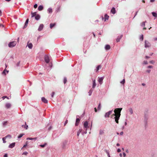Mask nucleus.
Instances as JSON below:
<instances>
[{"instance_id": "obj_1", "label": "nucleus", "mask_w": 157, "mask_h": 157, "mask_svg": "<svg viewBox=\"0 0 157 157\" xmlns=\"http://www.w3.org/2000/svg\"><path fill=\"white\" fill-rule=\"evenodd\" d=\"M122 108H116L114 110L115 114L113 115L115 116L114 117L115 122L118 123V120L121 115V112Z\"/></svg>"}, {"instance_id": "obj_2", "label": "nucleus", "mask_w": 157, "mask_h": 157, "mask_svg": "<svg viewBox=\"0 0 157 157\" xmlns=\"http://www.w3.org/2000/svg\"><path fill=\"white\" fill-rule=\"evenodd\" d=\"M84 128V129L86 131L85 132L82 133V134L84 135V134H86L87 133V130L88 128V123L87 121H85L83 123Z\"/></svg>"}, {"instance_id": "obj_3", "label": "nucleus", "mask_w": 157, "mask_h": 157, "mask_svg": "<svg viewBox=\"0 0 157 157\" xmlns=\"http://www.w3.org/2000/svg\"><path fill=\"white\" fill-rule=\"evenodd\" d=\"M17 44V42L16 41H13L10 42L8 44V46L10 48H13Z\"/></svg>"}, {"instance_id": "obj_4", "label": "nucleus", "mask_w": 157, "mask_h": 157, "mask_svg": "<svg viewBox=\"0 0 157 157\" xmlns=\"http://www.w3.org/2000/svg\"><path fill=\"white\" fill-rule=\"evenodd\" d=\"M145 48H148L151 47V44L148 41L145 40Z\"/></svg>"}, {"instance_id": "obj_5", "label": "nucleus", "mask_w": 157, "mask_h": 157, "mask_svg": "<svg viewBox=\"0 0 157 157\" xmlns=\"http://www.w3.org/2000/svg\"><path fill=\"white\" fill-rule=\"evenodd\" d=\"M104 78V77L98 78V81L100 85L102 84V83L103 80Z\"/></svg>"}, {"instance_id": "obj_6", "label": "nucleus", "mask_w": 157, "mask_h": 157, "mask_svg": "<svg viewBox=\"0 0 157 157\" xmlns=\"http://www.w3.org/2000/svg\"><path fill=\"white\" fill-rule=\"evenodd\" d=\"M112 112V111H110L107 113H106L105 114V117H109L110 115L111 114Z\"/></svg>"}, {"instance_id": "obj_7", "label": "nucleus", "mask_w": 157, "mask_h": 157, "mask_svg": "<svg viewBox=\"0 0 157 157\" xmlns=\"http://www.w3.org/2000/svg\"><path fill=\"white\" fill-rule=\"evenodd\" d=\"M44 59L45 62L47 63H48L50 61L49 57L47 55H46L45 56Z\"/></svg>"}, {"instance_id": "obj_8", "label": "nucleus", "mask_w": 157, "mask_h": 157, "mask_svg": "<svg viewBox=\"0 0 157 157\" xmlns=\"http://www.w3.org/2000/svg\"><path fill=\"white\" fill-rule=\"evenodd\" d=\"M27 46H28L29 49H31L33 48V44L31 43L28 42L27 43Z\"/></svg>"}, {"instance_id": "obj_9", "label": "nucleus", "mask_w": 157, "mask_h": 157, "mask_svg": "<svg viewBox=\"0 0 157 157\" xmlns=\"http://www.w3.org/2000/svg\"><path fill=\"white\" fill-rule=\"evenodd\" d=\"M44 27V25L43 24H40L38 29V30L39 31H40L42 30Z\"/></svg>"}, {"instance_id": "obj_10", "label": "nucleus", "mask_w": 157, "mask_h": 157, "mask_svg": "<svg viewBox=\"0 0 157 157\" xmlns=\"http://www.w3.org/2000/svg\"><path fill=\"white\" fill-rule=\"evenodd\" d=\"M15 142L9 145V147L10 148H12L15 146Z\"/></svg>"}, {"instance_id": "obj_11", "label": "nucleus", "mask_w": 157, "mask_h": 157, "mask_svg": "<svg viewBox=\"0 0 157 157\" xmlns=\"http://www.w3.org/2000/svg\"><path fill=\"white\" fill-rule=\"evenodd\" d=\"M11 104L10 103H6L5 105V107L7 109H9L11 107Z\"/></svg>"}, {"instance_id": "obj_12", "label": "nucleus", "mask_w": 157, "mask_h": 157, "mask_svg": "<svg viewBox=\"0 0 157 157\" xmlns=\"http://www.w3.org/2000/svg\"><path fill=\"white\" fill-rule=\"evenodd\" d=\"M93 86H92V88H94L96 86V80L95 79H93Z\"/></svg>"}, {"instance_id": "obj_13", "label": "nucleus", "mask_w": 157, "mask_h": 157, "mask_svg": "<svg viewBox=\"0 0 157 157\" xmlns=\"http://www.w3.org/2000/svg\"><path fill=\"white\" fill-rule=\"evenodd\" d=\"M41 100L44 103H47L48 101L44 97H42L41 98Z\"/></svg>"}, {"instance_id": "obj_14", "label": "nucleus", "mask_w": 157, "mask_h": 157, "mask_svg": "<svg viewBox=\"0 0 157 157\" xmlns=\"http://www.w3.org/2000/svg\"><path fill=\"white\" fill-rule=\"evenodd\" d=\"M122 37V35H121L120 36H118L117 39H116V41L117 42H118L120 41Z\"/></svg>"}, {"instance_id": "obj_15", "label": "nucleus", "mask_w": 157, "mask_h": 157, "mask_svg": "<svg viewBox=\"0 0 157 157\" xmlns=\"http://www.w3.org/2000/svg\"><path fill=\"white\" fill-rule=\"evenodd\" d=\"M8 71H7L5 69L2 72V74L4 75H5L8 73Z\"/></svg>"}, {"instance_id": "obj_16", "label": "nucleus", "mask_w": 157, "mask_h": 157, "mask_svg": "<svg viewBox=\"0 0 157 157\" xmlns=\"http://www.w3.org/2000/svg\"><path fill=\"white\" fill-rule=\"evenodd\" d=\"M43 6L40 5L39 6L38 9L39 11H41L43 9Z\"/></svg>"}, {"instance_id": "obj_17", "label": "nucleus", "mask_w": 157, "mask_h": 157, "mask_svg": "<svg viewBox=\"0 0 157 157\" xmlns=\"http://www.w3.org/2000/svg\"><path fill=\"white\" fill-rule=\"evenodd\" d=\"M110 48V47L109 45H106L105 47V49L106 50H109Z\"/></svg>"}, {"instance_id": "obj_18", "label": "nucleus", "mask_w": 157, "mask_h": 157, "mask_svg": "<svg viewBox=\"0 0 157 157\" xmlns=\"http://www.w3.org/2000/svg\"><path fill=\"white\" fill-rule=\"evenodd\" d=\"M80 121V120L78 118H77L76 119V121L75 123V125L77 126L78 125Z\"/></svg>"}, {"instance_id": "obj_19", "label": "nucleus", "mask_w": 157, "mask_h": 157, "mask_svg": "<svg viewBox=\"0 0 157 157\" xmlns=\"http://www.w3.org/2000/svg\"><path fill=\"white\" fill-rule=\"evenodd\" d=\"M40 18V16L39 14H37L35 17V19L37 20H39Z\"/></svg>"}, {"instance_id": "obj_20", "label": "nucleus", "mask_w": 157, "mask_h": 157, "mask_svg": "<svg viewBox=\"0 0 157 157\" xmlns=\"http://www.w3.org/2000/svg\"><path fill=\"white\" fill-rule=\"evenodd\" d=\"M104 134V130H100L99 131V134L100 135H102Z\"/></svg>"}, {"instance_id": "obj_21", "label": "nucleus", "mask_w": 157, "mask_h": 157, "mask_svg": "<svg viewBox=\"0 0 157 157\" xmlns=\"http://www.w3.org/2000/svg\"><path fill=\"white\" fill-rule=\"evenodd\" d=\"M48 12L49 13H52V8H49L48 9Z\"/></svg>"}, {"instance_id": "obj_22", "label": "nucleus", "mask_w": 157, "mask_h": 157, "mask_svg": "<svg viewBox=\"0 0 157 157\" xmlns=\"http://www.w3.org/2000/svg\"><path fill=\"white\" fill-rule=\"evenodd\" d=\"M111 12L113 14H115V9L114 8H113L111 10Z\"/></svg>"}, {"instance_id": "obj_23", "label": "nucleus", "mask_w": 157, "mask_h": 157, "mask_svg": "<svg viewBox=\"0 0 157 157\" xmlns=\"http://www.w3.org/2000/svg\"><path fill=\"white\" fill-rule=\"evenodd\" d=\"M101 67V66L100 65H98V66L96 68L95 70V71L96 72H97L99 70V68Z\"/></svg>"}, {"instance_id": "obj_24", "label": "nucleus", "mask_w": 157, "mask_h": 157, "mask_svg": "<svg viewBox=\"0 0 157 157\" xmlns=\"http://www.w3.org/2000/svg\"><path fill=\"white\" fill-rule=\"evenodd\" d=\"M152 14L153 16L155 17H157V13H155V12H152Z\"/></svg>"}, {"instance_id": "obj_25", "label": "nucleus", "mask_w": 157, "mask_h": 157, "mask_svg": "<svg viewBox=\"0 0 157 157\" xmlns=\"http://www.w3.org/2000/svg\"><path fill=\"white\" fill-rule=\"evenodd\" d=\"M32 17H34L36 16V12H35L34 13L32 12L31 13Z\"/></svg>"}, {"instance_id": "obj_26", "label": "nucleus", "mask_w": 157, "mask_h": 157, "mask_svg": "<svg viewBox=\"0 0 157 157\" xmlns=\"http://www.w3.org/2000/svg\"><path fill=\"white\" fill-rule=\"evenodd\" d=\"M109 16L107 14L105 15V21L106 20H108L109 19Z\"/></svg>"}, {"instance_id": "obj_27", "label": "nucleus", "mask_w": 157, "mask_h": 157, "mask_svg": "<svg viewBox=\"0 0 157 157\" xmlns=\"http://www.w3.org/2000/svg\"><path fill=\"white\" fill-rule=\"evenodd\" d=\"M28 21H29V19H27L25 21V25L24 28L26 27V26H27V24L28 23Z\"/></svg>"}, {"instance_id": "obj_28", "label": "nucleus", "mask_w": 157, "mask_h": 157, "mask_svg": "<svg viewBox=\"0 0 157 157\" xmlns=\"http://www.w3.org/2000/svg\"><path fill=\"white\" fill-rule=\"evenodd\" d=\"M37 139V138L36 137L34 138H27V140H36Z\"/></svg>"}, {"instance_id": "obj_29", "label": "nucleus", "mask_w": 157, "mask_h": 157, "mask_svg": "<svg viewBox=\"0 0 157 157\" xmlns=\"http://www.w3.org/2000/svg\"><path fill=\"white\" fill-rule=\"evenodd\" d=\"M129 111L131 114H132L133 113V110L131 108H130L129 109Z\"/></svg>"}, {"instance_id": "obj_30", "label": "nucleus", "mask_w": 157, "mask_h": 157, "mask_svg": "<svg viewBox=\"0 0 157 157\" xmlns=\"http://www.w3.org/2000/svg\"><path fill=\"white\" fill-rule=\"evenodd\" d=\"M82 131V130L81 129H79L78 131L77 132V135L78 136H79L80 132Z\"/></svg>"}, {"instance_id": "obj_31", "label": "nucleus", "mask_w": 157, "mask_h": 157, "mask_svg": "<svg viewBox=\"0 0 157 157\" xmlns=\"http://www.w3.org/2000/svg\"><path fill=\"white\" fill-rule=\"evenodd\" d=\"M8 123V122L7 121H4L2 123V124L3 126H6Z\"/></svg>"}, {"instance_id": "obj_32", "label": "nucleus", "mask_w": 157, "mask_h": 157, "mask_svg": "<svg viewBox=\"0 0 157 157\" xmlns=\"http://www.w3.org/2000/svg\"><path fill=\"white\" fill-rule=\"evenodd\" d=\"M56 25L55 23L51 24H50V28L51 29H52L55 25Z\"/></svg>"}, {"instance_id": "obj_33", "label": "nucleus", "mask_w": 157, "mask_h": 157, "mask_svg": "<svg viewBox=\"0 0 157 157\" xmlns=\"http://www.w3.org/2000/svg\"><path fill=\"white\" fill-rule=\"evenodd\" d=\"M47 144L46 143H45L44 144L40 145H39V146L43 148Z\"/></svg>"}, {"instance_id": "obj_34", "label": "nucleus", "mask_w": 157, "mask_h": 157, "mask_svg": "<svg viewBox=\"0 0 157 157\" xmlns=\"http://www.w3.org/2000/svg\"><path fill=\"white\" fill-rule=\"evenodd\" d=\"M22 127L24 128H25V129H27L28 128V126L26 125V124L25 125H22Z\"/></svg>"}, {"instance_id": "obj_35", "label": "nucleus", "mask_w": 157, "mask_h": 157, "mask_svg": "<svg viewBox=\"0 0 157 157\" xmlns=\"http://www.w3.org/2000/svg\"><path fill=\"white\" fill-rule=\"evenodd\" d=\"M146 22V21H145V22H142L141 24V26H142V27H144L145 26V22Z\"/></svg>"}, {"instance_id": "obj_36", "label": "nucleus", "mask_w": 157, "mask_h": 157, "mask_svg": "<svg viewBox=\"0 0 157 157\" xmlns=\"http://www.w3.org/2000/svg\"><path fill=\"white\" fill-rule=\"evenodd\" d=\"M6 138L5 137L2 138V140L3 143H5L6 142Z\"/></svg>"}, {"instance_id": "obj_37", "label": "nucleus", "mask_w": 157, "mask_h": 157, "mask_svg": "<svg viewBox=\"0 0 157 157\" xmlns=\"http://www.w3.org/2000/svg\"><path fill=\"white\" fill-rule=\"evenodd\" d=\"M143 35H141L140 37V39L141 40L143 41Z\"/></svg>"}, {"instance_id": "obj_38", "label": "nucleus", "mask_w": 157, "mask_h": 157, "mask_svg": "<svg viewBox=\"0 0 157 157\" xmlns=\"http://www.w3.org/2000/svg\"><path fill=\"white\" fill-rule=\"evenodd\" d=\"M92 90H90L89 91V92L88 93H89V96H90L91 95V94H92Z\"/></svg>"}, {"instance_id": "obj_39", "label": "nucleus", "mask_w": 157, "mask_h": 157, "mask_svg": "<svg viewBox=\"0 0 157 157\" xmlns=\"http://www.w3.org/2000/svg\"><path fill=\"white\" fill-rule=\"evenodd\" d=\"M5 137H6V138H11V136L10 135H8L5 136Z\"/></svg>"}, {"instance_id": "obj_40", "label": "nucleus", "mask_w": 157, "mask_h": 157, "mask_svg": "<svg viewBox=\"0 0 157 157\" xmlns=\"http://www.w3.org/2000/svg\"><path fill=\"white\" fill-rule=\"evenodd\" d=\"M101 104L100 103H99V105H98V109L99 110H100L101 109Z\"/></svg>"}, {"instance_id": "obj_41", "label": "nucleus", "mask_w": 157, "mask_h": 157, "mask_svg": "<svg viewBox=\"0 0 157 157\" xmlns=\"http://www.w3.org/2000/svg\"><path fill=\"white\" fill-rule=\"evenodd\" d=\"M124 82H125V79H123L122 81H121V83L123 84H124Z\"/></svg>"}, {"instance_id": "obj_42", "label": "nucleus", "mask_w": 157, "mask_h": 157, "mask_svg": "<svg viewBox=\"0 0 157 157\" xmlns=\"http://www.w3.org/2000/svg\"><path fill=\"white\" fill-rule=\"evenodd\" d=\"M67 81V78H64L63 80V82L64 84H65Z\"/></svg>"}, {"instance_id": "obj_43", "label": "nucleus", "mask_w": 157, "mask_h": 157, "mask_svg": "<svg viewBox=\"0 0 157 157\" xmlns=\"http://www.w3.org/2000/svg\"><path fill=\"white\" fill-rule=\"evenodd\" d=\"M23 135V134H20L19 135V136H18V138H21V137H22Z\"/></svg>"}, {"instance_id": "obj_44", "label": "nucleus", "mask_w": 157, "mask_h": 157, "mask_svg": "<svg viewBox=\"0 0 157 157\" xmlns=\"http://www.w3.org/2000/svg\"><path fill=\"white\" fill-rule=\"evenodd\" d=\"M153 40L154 41H157V37H155L153 38Z\"/></svg>"}, {"instance_id": "obj_45", "label": "nucleus", "mask_w": 157, "mask_h": 157, "mask_svg": "<svg viewBox=\"0 0 157 157\" xmlns=\"http://www.w3.org/2000/svg\"><path fill=\"white\" fill-rule=\"evenodd\" d=\"M28 154V153L27 152L25 151V152H24L23 153L22 155H27Z\"/></svg>"}, {"instance_id": "obj_46", "label": "nucleus", "mask_w": 157, "mask_h": 157, "mask_svg": "<svg viewBox=\"0 0 157 157\" xmlns=\"http://www.w3.org/2000/svg\"><path fill=\"white\" fill-rule=\"evenodd\" d=\"M151 71V70H147L146 71V72L148 73H149Z\"/></svg>"}, {"instance_id": "obj_47", "label": "nucleus", "mask_w": 157, "mask_h": 157, "mask_svg": "<svg viewBox=\"0 0 157 157\" xmlns=\"http://www.w3.org/2000/svg\"><path fill=\"white\" fill-rule=\"evenodd\" d=\"M54 94H55V92H52V94H51V96L52 98L53 97V96H54Z\"/></svg>"}, {"instance_id": "obj_48", "label": "nucleus", "mask_w": 157, "mask_h": 157, "mask_svg": "<svg viewBox=\"0 0 157 157\" xmlns=\"http://www.w3.org/2000/svg\"><path fill=\"white\" fill-rule=\"evenodd\" d=\"M148 68H153V66H149L147 67Z\"/></svg>"}, {"instance_id": "obj_49", "label": "nucleus", "mask_w": 157, "mask_h": 157, "mask_svg": "<svg viewBox=\"0 0 157 157\" xmlns=\"http://www.w3.org/2000/svg\"><path fill=\"white\" fill-rule=\"evenodd\" d=\"M37 7V4H35L34 6V7L35 8H36Z\"/></svg>"}, {"instance_id": "obj_50", "label": "nucleus", "mask_w": 157, "mask_h": 157, "mask_svg": "<svg viewBox=\"0 0 157 157\" xmlns=\"http://www.w3.org/2000/svg\"><path fill=\"white\" fill-rule=\"evenodd\" d=\"M144 63L145 64H147V62L146 61H144Z\"/></svg>"}, {"instance_id": "obj_51", "label": "nucleus", "mask_w": 157, "mask_h": 157, "mask_svg": "<svg viewBox=\"0 0 157 157\" xmlns=\"http://www.w3.org/2000/svg\"><path fill=\"white\" fill-rule=\"evenodd\" d=\"M67 122H68L67 120H66V121H65V122L64 123V126H65L67 124Z\"/></svg>"}, {"instance_id": "obj_52", "label": "nucleus", "mask_w": 157, "mask_h": 157, "mask_svg": "<svg viewBox=\"0 0 157 157\" xmlns=\"http://www.w3.org/2000/svg\"><path fill=\"white\" fill-rule=\"evenodd\" d=\"M60 10V8H58L57 10H56V11L57 12H59Z\"/></svg>"}, {"instance_id": "obj_53", "label": "nucleus", "mask_w": 157, "mask_h": 157, "mask_svg": "<svg viewBox=\"0 0 157 157\" xmlns=\"http://www.w3.org/2000/svg\"><path fill=\"white\" fill-rule=\"evenodd\" d=\"M117 151L118 152H119L120 151H121V150L119 148L117 149Z\"/></svg>"}, {"instance_id": "obj_54", "label": "nucleus", "mask_w": 157, "mask_h": 157, "mask_svg": "<svg viewBox=\"0 0 157 157\" xmlns=\"http://www.w3.org/2000/svg\"><path fill=\"white\" fill-rule=\"evenodd\" d=\"M123 134V132H120V134L121 135H122Z\"/></svg>"}, {"instance_id": "obj_55", "label": "nucleus", "mask_w": 157, "mask_h": 157, "mask_svg": "<svg viewBox=\"0 0 157 157\" xmlns=\"http://www.w3.org/2000/svg\"><path fill=\"white\" fill-rule=\"evenodd\" d=\"M123 155L124 157H125L126 156V154L125 153H123Z\"/></svg>"}, {"instance_id": "obj_56", "label": "nucleus", "mask_w": 157, "mask_h": 157, "mask_svg": "<svg viewBox=\"0 0 157 157\" xmlns=\"http://www.w3.org/2000/svg\"><path fill=\"white\" fill-rule=\"evenodd\" d=\"M7 98V97L6 96H3L2 97V98L3 99H4L5 98Z\"/></svg>"}, {"instance_id": "obj_57", "label": "nucleus", "mask_w": 157, "mask_h": 157, "mask_svg": "<svg viewBox=\"0 0 157 157\" xmlns=\"http://www.w3.org/2000/svg\"><path fill=\"white\" fill-rule=\"evenodd\" d=\"M4 157H8L7 155V154H5L4 155Z\"/></svg>"}, {"instance_id": "obj_58", "label": "nucleus", "mask_w": 157, "mask_h": 157, "mask_svg": "<svg viewBox=\"0 0 157 157\" xmlns=\"http://www.w3.org/2000/svg\"><path fill=\"white\" fill-rule=\"evenodd\" d=\"M155 1V0H150L151 2H154Z\"/></svg>"}, {"instance_id": "obj_59", "label": "nucleus", "mask_w": 157, "mask_h": 157, "mask_svg": "<svg viewBox=\"0 0 157 157\" xmlns=\"http://www.w3.org/2000/svg\"><path fill=\"white\" fill-rule=\"evenodd\" d=\"M94 110H95V112H97V109H96V108H94Z\"/></svg>"}, {"instance_id": "obj_60", "label": "nucleus", "mask_w": 157, "mask_h": 157, "mask_svg": "<svg viewBox=\"0 0 157 157\" xmlns=\"http://www.w3.org/2000/svg\"><path fill=\"white\" fill-rule=\"evenodd\" d=\"M108 157H110L109 154V153H108Z\"/></svg>"}, {"instance_id": "obj_61", "label": "nucleus", "mask_w": 157, "mask_h": 157, "mask_svg": "<svg viewBox=\"0 0 157 157\" xmlns=\"http://www.w3.org/2000/svg\"><path fill=\"white\" fill-rule=\"evenodd\" d=\"M117 146H120V144H119L117 143Z\"/></svg>"}, {"instance_id": "obj_62", "label": "nucleus", "mask_w": 157, "mask_h": 157, "mask_svg": "<svg viewBox=\"0 0 157 157\" xmlns=\"http://www.w3.org/2000/svg\"><path fill=\"white\" fill-rule=\"evenodd\" d=\"M119 155L120 157H121L122 156V154L121 153H120Z\"/></svg>"}, {"instance_id": "obj_63", "label": "nucleus", "mask_w": 157, "mask_h": 157, "mask_svg": "<svg viewBox=\"0 0 157 157\" xmlns=\"http://www.w3.org/2000/svg\"><path fill=\"white\" fill-rule=\"evenodd\" d=\"M2 14V12L0 10V16H1Z\"/></svg>"}, {"instance_id": "obj_64", "label": "nucleus", "mask_w": 157, "mask_h": 157, "mask_svg": "<svg viewBox=\"0 0 157 157\" xmlns=\"http://www.w3.org/2000/svg\"><path fill=\"white\" fill-rule=\"evenodd\" d=\"M27 145V144H25V145L23 146V147H26Z\"/></svg>"}]
</instances>
